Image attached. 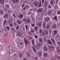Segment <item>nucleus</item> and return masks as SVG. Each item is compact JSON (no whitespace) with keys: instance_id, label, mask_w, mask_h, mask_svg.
Wrapping results in <instances>:
<instances>
[{"instance_id":"f03ea898","label":"nucleus","mask_w":60,"mask_h":60,"mask_svg":"<svg viewBox=\"0 0 60 60\" xmlns=\"http://www.w3.org/2000/svg\"><path fill=\"white\" fill-rule=\"evenodd\" d=\"M33 4L34 5L35 7L38 6L39 4V3L38 2L34 3H33Z\"/></svg>"},{"instance_id":"e433bc0d","label":"nucleus","mask_w":60,"mask_h":60,"mask_svg":"<svg viewBox=\"0 0 60 60\" xmlns=\"http://www.w3.org/2000/svg\"><path fill=\"white\" fill-rule=\"evenodd\" d=\"M52 60H56V59L55 58L53 57L52 58Z\"/></svg>"},{"instance_id":"774afa93","label":"nucleus","mask_w":60,"mask_h":60,"mask_svg":"<svg viewBox=\"0 0 60 60\" xmlns=\"http://www.w3.org/2000/svg\"><path fill=\"white\" fill-rule=\"evenodd\" d=\"M58 45H60V43L59 42V43H58Z\"/></svg>"},{"instance_id":"6ab92c4d","label":"nucleus","mask_w":60,"mask_h":60,"mask_svg":"<svg viewBox=\"0 0 60 60\" xmlns=\"http://www.w3.org/2000/svg\"><path fill=\"white\" fill-rule=\"evenodd\" d=\"M47 42L49 44H50V45H51V44H52V42L48 40L47 41Z\"/></svg>"},{"instance_id":"c85d7f7f","label":"nucleus","mask_w":60,"mask_h":60,"mask_svg":"<svg viewBox=\"0 0 60 60\" xmlns=\"http://www.w3.org/2000/svg\"><path fill=\"white\" fill-rule=\"evenodd\" d=\"M30 19H28V20L26 21V23H29V22H30Z\"/></svg>"},{"instance_id":"ea45409f","label":"nucleus","mask_w":60,"mask_h":60,"mask_svg":"<svg viewBox=\"0 0 60 60\" xmlns=\"http://www.w3.org/2000/svg\"><path fill=\"white\" fill-rule=\"evenodd\" d=\"M6 27L8 30H10V27L9 26H7Z\"/></svg>"},{"instance_id":"680f3d73","label":"nucleus","mask_w":60,"mask_h":60,"mask_svg":"<svg viewBox=\"0 0 60 60\" xmlns=\"http://www.w3.org/2000/svg\"><path fill=\"white\" fill-rule=\"evenodd\" d=\"M14 24L15 25H17V24L16 23V22H14Z\"/></svg>"},{"instance_id":"423d86ee","label":"nucleus","mask_w":60,"mask_h":60,"mask_svg":"<svg viewBox=\"0 0 60 60\" xmlns=\"http://www.w3.org/2000/svg\"><path fill=\"white\" fill-rule=\"evenodd\" d=\"M43 11L42 9L41 8H39L38 10V12L40 13L41 12Z\"/></svg>"},{"instance_id":"79ce46f5","label":"nucleus","mask_w":60,"mask_h":60,"mask_svg":"<svg viewBox=\"0 0 60 60\" xmlns=\"http://www.w3.org/2000/svg\"><path fill=\"white\" fill-rule=\"evenodd\" d=\"M30 6H31V7H32L33 8L34 7V5L33 4H32L30 5Z\"/></svg>"},{"instance_id":"c756f323","label":"nucleus","mask_w":60,"mask_h":60,"mask_svg":"<svg viewBox=\"0 0 60 60\" xmlns=\"http://www.w3.org/2000/svg\"><path fill=\"white\" fill-rule=\"evenodd\" d=\"M47 56V53H45L44 54V57H46Z\"/></svg>"},{"instance_id":"37998d69","label":"nucleus","mask_w":60,"mask_h":60,"mask_svg":"<svg viewBox=\"0 0 60 60\" xmlns=\"http://www.w3.org/2000/svg\"><path fill=\"white\" fill-rule=\"evenodd\" d=\"M38 28L36 26L34 27V29L36 31H37V29Z\"/></svg>"},{"instance_id":"09e8293b","label":"nucleus","mask_w":60,"mask_h":60,"mask_svg":"<svg viewBox=\"0 0 60 60\" xmlns=\"http://www.w3.org/2000/svg\"><path fill=\"white\" fill-rule=\"evenodd\" d=\"M23 3H25V2H26V0H23Z\"/></svg>"},{"instance_id":"5fc2aeb1","label":"nucleus","mask_w":60,"mask_h":60,"mask_svg":"<svg viewBox=\"0 0 60 60\" xmlns=\"http://www.w3.org/2000/svg\"><path fill=\"white\" fill-rule=\"evenodd\" d=\"M46 38H44V41H46Z\"/></svg>"},{"instance_id":"3c124183","label":"nucleus","mask_w":60,"mask_h":60,"mask_svg":"<svg viewBox=\"0 0 60 60\" xmlns=\"http://www.w3.org/2000/svg\"><path fill=\"white\" fill-rule=\"evenodd\" d=\"M51 12H50V11H49L48 12L49 14H50H50H51Z\"/></svg>"},{"instance_id":"a18cd8bd","label":"nucleus","mask_w":60,"mask_h":60,"mask_svg":"<svg viewBox=\"0 0 60 60\" xmlns=\"http://www.w3.org/2000/svg\"><path fill=\"white\" fill-rule=\"evenodd\" d=\"M32 44L33 45H34V40H32Z\"/></svg>"},{"instance_id":"c03bdc74","label":"nucleus","mask_w":60,"mask_h":60,"mask_svg":"<svg viewBox=\"0 0 60 60\" xmlns=\"http://www.w3.org/2000/svg\"><path fill=\"white\" fill-rule=\"evenodd\" d=\"M9 25L11 27H12V26H13V24H11V23H10V24Z\"/></svg>"},{"instance_id":"aec40b11","label":"nucleus","mask_w":60,"mask_h":60,"mask_svg":"<svg viewBox=\"0 0 60 60\" xmlns=\"http://www.w3.org/2000/svg\"><path fill=\"white\" fill-rule=\"evenodd\" d=\"M17 22L19 25H20L21 24V21L19 20H18L17 21Z\"/></svg>"},{"instance_id":"864d4df0","label":"nucleus","mask_w":60,"mask_h":60,"mask_svg":"<svg viewBox=\"0 0 60 60\" xmlns=\"http://www.w3.org/2000/svg\"><path fill=\"white\" fill-rule=\"evenodd\" d=\"M25 6V4H23L22 5V8H23Z\"/></svg>"},{"instance_id":"a211bd4d","label":"nucleus","mask_w":60,"mask_h":60,"mask_svg":"<svg viewBox=\"0 0 60 60\" xmlns=\"http://www.w3.org/2000/svg\"><path fill=\"white\" fill-rule=\"evenodd\" d=\"M44 6H45V7H47V5H48V4L47 3V2H45L44 3Z\"/></svg>"},{"instance_id":"603ef678","label":"nucleus","mask_w":60,"mask_h":60,"mask_svg":"<svg viewBox=\"0 0 60 60\" xmlns=\"http://www.w3.org/2000/svg\"><path fill=\"white\" fill-rule=\"evenodd\" d=\"M34 37L36 39H37V38H38V36H37L35 35Z\"/></svg>"},{"instance_id":"72a5a7b5","label":"nucleus","mask_w":60,"mask_h":60,"mask_svg":"<svg viewBox=\"0 0 60 60\" xmlns=\"http://www.w3.org/2000/svg\"><path fill=\"white\" fill-rule=\"evenodd\" d=\"M54 19L56 20H57V16H55L54 17Z\"/></svg>"},{"instance_id":"0eeeda50","label":"nucleus","mask_w":60,"mask_h":60,"mask_svg":"<svg viewBox=\"0 0 60 60\" xmlns=\"http://www.w3.org/2000/svg\"><path fill=\"white\" fill-rule=\"evenodd\" d=\"M17 35L18 36H19V37H21V36H22V34L21 33V32H19L17 34Z\"/></svg>"},{"instance_id":"412c9836","label":"nucleus","mask_w":60,"mask_h":60,"mask_svg":"<svg viewBox=\"0 0 60 60\" xmlns=\"http://www.w3.org/2000/svg\"><path fill=\"white\" fill-rule=\"evenodd\" d=\"M39 41H40L41 42L42 41V38H39Z\"/></svg>"},{"instance_id":"9d476101","label":"nucleus","mask_w":60,"mask_h":60,"mask_svg":"<svg viewBox=\"0 0 60 60\" xmlns=\"http://www.w3.org/2000/svg\"><path fill=\"white\" fill-rule=\"evenodd\" d=\"M23 15L22 14H20L19 15V17L20 19H23Z\"/></svg>"},{"instance_id":"ddd939ff","label":"nucleus","mask_w":60,"mask_h":60,"mask_svg":"<svg viewBox=\"0 0 60 60\" xmlns=\"http://www.w3.org/2000/svg\"><path fill=\"white\" fill-rule=\"evenodd\" d=\"M8 14H5L4 16V17L5 18H8Z\"/></svg>"},{"instance_id":"0e129e2a","label":"nucleus","mask_w":60,"mask_h":60,"mask_svg":"<svg viewBox=\"0 0 60 60\" xmlns=\"http://www.w3.org/2000/svg\"><path fill=\"white\" fill-rule=\"evenodd\" d=\"M48 7L49 8H51V7H50V5H49L48 6Z\"/></svg>"},{"instance_id":"4d7b16f0","label":"nucleus","mask_w":60,"mask_h":60,"mask_svg":"<svg viewBox=\"0 0 60 60\" xmlns=\"http://www.w3.org/2000/svg\"><path fill=\"white\" fill-rule=\"evenodd\" d=\"M33 50L34 51V52H36V50L35 49H33Z\"/></svg>"},{"instance_id":"7ed1b4c3","label":"nucleus","mask_w":60,"mask_h":60,"mask_svg":"<svg viewBox=\"0 0 60 60\" xmlns=\"http://www.w3.org/2000/svg\"><path fill=\"white\" fill-rule=\"evenodd\" d=\"M24 41L25 42V45H27V44H28L29 43V42H28L26 38H25V39H24Z\"/></svg>"},{"instance_id":"f257e3e1","label":"nucleus","mask_w":60,"mask_h":60,"mask_svg":"<svg viewBox=\"0 0 60 60\" xmlns=\"http://www.w3.org/2000/svg\"><path fill=\"white\" fill-rule=\"evenodd\" d=\"M20 44H19V46L20 48H22L23 47V41H19Z\"/></svg>"},{"instance_id":"c9c22d12","label":"nucleus","mask_w":60,"mask_h":60,"mask_svg":"<svg viewBox=\"0 0 60 60\" xmlns=\"http://www.w3.org/2000/svg\"><path fill=\"white\" fill-rule=\"evenodd\" d=\"M54 8H57V9H58V6L56 5L55 6Z\"/></svg>"},{"instance_id":"58836bf2","label":"nucleus","mask_w":60,"mask_h":60,"mask_svg":"<svg viewBox=\"0 0 60 60\" xmlns=\"http://www.w3.org/2000/svg\"><path fill=\"white\" fill-rule=\"evenodd\" d=\"M31 32H32V33H34V29H33L31 30Z\"/></svg>"},{"instance_id":"b1692460","label":"nucleus","mask_w":60,"mask_h":60,"mask_svg":"<svg viewBox=\"0 0 60 60\" xmlns=\"http://www.w3.org/2000/svg\"><path fill=\"white\" fill-rule=\"evenodd\" d=\"M54 1L53 0H52L50 1V4L52 5L53 4H54Z\"/></svg>"},{"instance_id":"a19ab883","label":"nucleus","mask_w":60,"mask_h":60,"mask_svg":"<svg viewBox=\"0 0 60 60\" xmlns=\"http://www.w3.org/2000/svg\"><path fill=\"white\" fill-rule=\"evenodd\" d=\"M51 39L52 40V41L53 42V43L55 44V41H54V40L52 39Z\"/></svg>"},{"instance_id":"de8ad7c7","label":"nucleus","mask_w":60,"mask_h":60,"mask_svg":"<svg viewBox=\"0 0 60 60\" xmlns=\"http://www.w3.org/2000/svg\"><path fill=\"white\" fill-rule=\"evenodd\" d=\"M19 28V26L18 25L17 26V28H16V29H18Z\"/></svg>"},{"instance_id":"13d9d810","label":"nucleus","mask_w":60,"mask_h":60,"mask_svg":"<svg viewBox=\"0 0 60 60\" xmlns=\"http://www.w3.org/2000/svg\"><path fill=\"white\" fill-rule=\"evenodd\" d=\"M51 30H49V33H51Z\"/></svg>"},{"instance_id":"9b49d317","label":"nucleus","mask_w":60,"mask_h":60,"mask_svg":"<svg viewBox=\"0 0 60 60\" xmlns=\"http://www.w3.org/2000/svg\"><path fill=\"white\" fill-rule=\"evenodd\" d=\"M42 24V22H39L38 23V25L39 26H41Z\"/></svg>"},{"instance_id":"a878e982","label":"nucleus","mask_w":60,"mask_h":60,"mask_svg":"<svg viewBox=\"0 0 60 60\" xmlns=\"http://www.w3.org/2000/svg\"><path fill=\"white\" fill-rule=\"evenodd\" d=\"M0 14H4V11H3L2 10L0 11Z\"/></svg>"},{"instance_id":"6e6d98bb","label":"nucleus","mask_w":60,"mask_h":60,"mask_svg":"<svg viewBox=\"0 0 60 60\" xmlns=\"http://www.w3.org/2000/svg\"><path fill=\"white\" fill-rule=\"evenodd\" d=\"M23 60H26V58H24Z\"/></svg>"},{"instance_id":"69168bd1","label":"nucleus","mask_w":60,"mask_h":60,"mask_svg":"<svg viewBox=\"0 0 60 60\" xmlns=\"http://www.w3.org/2000/svg\"><path fill=\"white\" fill-rule=\"evenodd\" d=\"M20 27H23V25H20Z\"/></svg>"},{"instance_id":"4c0bfd02","label":"nucleus","mask_w":60,"mask_h":60,"mask_svg":"<svg viewBox=\"0 0 60 60\" xmlns=\"http://www.w3.org/2000/svg\"><path fill=\"white\" fill-rule=\"evenodd\" d=\"M38 45L39 46V47H41V43H39Z\"/></svg>"},{"instance_id":"2f4dec72","label":"nucleus","mask_w":60,"mask_h":60,"mask_svg":"<svg viewBox=\"0 0 60 60\" xmlns=\"http://www.w3.org/2000/svg\"><path fill=\"white\" fill-rule=\"evenodd\" d=\"M31 11H29L28 12V13H27V15H30L31 14Z\"/></svg>"},{"instance_id":"20e7f679","label":"nucleus","mask_w":60,"mask_h":60,"mask_svg":"<svg viewBox=\"0 0 60 60\" xmlns=\"http://www.w3.org/2000/svg\"><path fill=\"white\" fill-rule=\"evenodd\" d=\"M13 2L15 4H17L19 2V0H13Z\"/></svg>"},{"instance_id":"7c9ffc66","label":"nucleus","mask_w":60,"mask_h":60,"mask_svg":"<svg viewBox=\"0 0 60 60\" xmlns=\"http://www.w3.org/2000/svg\"><path fill=\"white\" fill-rule=\"evenodd\" d=\"M25 26L26 27V30H27L28 29V26L27 25H26Z\"/></svg>"},{"instance_id":"49530a36","label":"nucleus","mask_w":60,"mask_h":60,"mask_svg":"<svg viewBox=\"0 0 60 60\" xmlns=\"http://www.w3.org/2000/svg\"><path fill=\"white\" fill-rule=\"evenodd\" d=\"M8 35V34L7 33H5V34L4 35L6 37Z\"/></svg>"},{"instance_id":"338daca9","label":"nucleus","mask_w":60,"mask_h":60,"mask_svg":"<svg viewBox=\"0 0 60 60\" xmlns=\"http://www.w3.org/2000/svg\"><path fill=\"white\" fill-rule=\"evenodd\" d=\"M38 2H41V0H38Z\"/></svg>"},{"instance_id":"e2e57ef3","label":"nucleus","mask_w":60,"mask_h":60,"mask_svg":"<svg viewBox=\"0 0 60 60\" xmlns=\"http://www.w3.org/2000/svg\"><path fill=\"white\" fill-rule=\"evenodd\" d=\"M57 14L59 15V14H60V12H58L57 13Z\"/></svg>"},{"instance_id":"bb28decb","label":"nucleus","mask_w":60,"mask_h":60,"mask_svg":"<svg viewBox=\"0 0 60 60\" xmlns=\"http://www.w3.org/2000/svg\"><path fill=\"white\" fill-rule=\"evenodd\" d=\"M13 52V50L12 49L10 50V54H12Z\"/></svg>"},{"instance_id":"6e6552de","label":"nucleus","mask_w":60,"mask_h":60,"mask_svg":"<svg viewBox=\"0 0 60 60\" xmlns=\"http://www.w3.org/2000/svg\"><path fill=\"white\" fill-rule=\"evenodd\" d=\"M22 56H23V54L22 53H20L19 55V58H21L22 57Z\"/></svg>"},{"instance_id":"8fccbe9b","label":"nucleus","mask_w":60,"mask_h":60,"mask_svg":"<svg viewBox=\"0 0 60 60\" xmlns=\"http://www.w3.org/2000/svg\"><path fill=\"white\" fill-rule=\"evenodd\" d=\"M7 22V20H4V24H5V23H6V22Z\"/></svg>"},{"instance_id":"f3484780","label":"nucleus","mask_w":60,"mask_h":60,"mask_svg":"<svg viewBox=\"0 0 60 60\" xmlns=\"http://www.w3.org/2000/svg\"><path fill=\"white\" fill-rule=\"evenodd\" d=\"M44 32L45 34L46 35H47V34H48V30H45L44 31Z\"/></svg>"},{"instance_id":"cd10ccee","label":"nucleus","mask_w":60,"mask_h":60,"mask_svg":"<svg viewBox=\"0 0 60 60\" xmlns=\"http://www.w3.org/2000/svg\"><path fill=\"white\" fill-rule=\"evenodd\" d=\"M46 28L47 29H49L50 28V26L48 25H47L46 27Z\"/></svg>"},{"instance_id":"5701e85b","label":"nucleus","mask_w":60,"mask_h":60,"mask_svg":"<svg viewBox=\"0 0 60 60\" xmlns=\"http://www.w3.org/2000/svg\"><path fill=\"white\" fill-rule=\"evenodd\" d=\"M35 48L36 49H38L39 48V46H38V45H37L35 46Z\"/></svg>"},{"instance_id":"4468645a","label":"nucleus","mask_w":60,"mask_h":60,"mask_svg":"<svg viewBox=\"0 0 60 60\" xmlns=\"http://www.w3.org/2000/svg\"><path fill=\"white\" fill-rule=\"evenodd\" d=\"M50 47L51 50H53L55 49V47L53 46H50Z\"/></svg>"},{"instance_id":"052dcab7","label":"nucleus","mask_w":60,"mask_h":60,"mask_svg":"<svg viewBox=\"0 0 60 60\" xmlns=\"http://www.w3.org/2000/svg\"><path fill=\"white\" fill-rule=\"evenodd\" d=\"M31 26H33V27H34V24H33L32 25H31Z\"/></svg>"},{"instance_id":"bf43d9fd","label":"nucleus","mask_w":60,"mask_h":60,"mask_svg":"<svg viewBox=\"0 0 60 60\" xmlns=\"http://www.w3.org/2000/svg\"><path fill=\"white\" fill-rule=\"evenodd\" d=\"M42 34H43V35H45V34H44V32L43 31Z\"/></svg>"},{"instance_id":"1a4fd4ad","label":"nucleus","mask_w":60,"mask_h":60,"mask_svg":"<svg viewBox=\"0 0 60 60\" xmlns=\"http://www.w3.org/2000/svg\"><path fill=\"white\" fill-rule=\"evenodd\" d=\"M52 27L54 28V29H55V28H57V27H56V24L54 23V26H53V25H52Z\"/></svg>"},{"instance_id":"4be33fe9","label":"nucleus","mask_w":60,"mask_h":60,"mask_svg":"<svg viewBox=\"0 0 60 60\" xmlns=\"http://www.w3.org/2000/svg\"><path fill=\"white\" fill-rule=\"evenodd\" d=\"M38 55L41 56H42V53L41 51H39L38 52Z\"/></svg>"},{"instance_id":"dca6fc26","label":"nucleus","mask_w":60,"mask_h":60,"mask_svg":"<svg viewBox=\"0 0 60 60\" xmlns=\"http://www.w3.org/2000/svg\"><path fill=\"white\" fill-rule=\"evenodd\" d=\"M44 49L45 51H47V49H48V48L47 47H45L44 48Z\"/></svg>"},{"instance_id":"f8f14e48","label":"nucleus","mask_w":60,"mask_h":60,"mask_svg":"<svg viewBox=\"0 0 60 60\" xmlns=\"http://www.w3.org/2000/svg\"><path fill=\"white\" fill-rule=\"evenodd\" d=\"M49 20V17H47V18H45V21H48Z\"/></svg>"},{"instance_id":"393cba45","label":"nucleus","mask_w":60,"mask_h":60,"mask_svg":"<svg viewBox=\"0 0 60 60\" xmlns=\"http://www.w3.org/2000/svg\"><path fill=\"white\" fill-rule=\"evenodd\" d=\"M57 32H58V31H57L56 30H54V34H57Z\"/></svg>"},{"instance_id":"2eb2a0df","label":"nucleus","mask_w":60,"mask_h":60,"mask_svg":"<svg viewBox=\"0 0 60 60\" xmlns=\"http://www.w3.org/2000/svg\"><path fill=\"white\" fill-rule=\"evenodd\" d=\"M45 23L44 22H43V29H44L45 28V26H46V25Z\"/></svg>"},{"instance_id":"473e14b6","label":"nucleus","mask_w":60,"mask_h":60,"mask_svg":"<svg viewBox=\"0 0 60 60\" xmlns=\"http://www.w3.org/2000/svg\"><path fill=\"white\" fill-rule=\"evenodd\" d=\"M27 56L28 57H29L30 56V53H27Z\"/></svg>"},{"instance_id":"39448f33","label":"nucleus","mask_w":60,"mask_h":60,"mask_svg":"<svg viewBox=\"0 0 60 60\" xmlns=\"http://www.w3.org/2000/svg\"><path fill=\"white\" fill-rule=\"evenodd\" d=\"M0 3L2 5L4 4V0H0Z\"/></svg>"},{"instance_id":"f704fd0d","label":"nucleus","mask_w":60,"mask_h":60,"mask_svg":"<svg viewBox=\"0 0 60 60\" xmlns=\"http://www.w3.org/2000/svg\"><path fill=\"white\" fill-rule=\"evenodd\" d=\"M41 2H40L39 3V6L38 7H41Z\"/></svg>"}]
</instances>
